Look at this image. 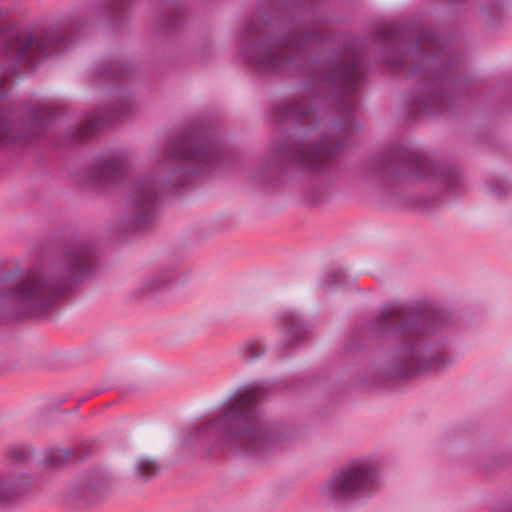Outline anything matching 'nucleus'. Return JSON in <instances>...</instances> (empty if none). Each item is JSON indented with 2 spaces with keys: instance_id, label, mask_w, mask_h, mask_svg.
<instances>
[{
  "instance_id": "obj_1",
  "label": "nucleus",
  "mask_w": 512,
  "mask_h": 512,
  "mask_svg": "<svg viewBox=\"0 0 512 512\" xmlns=\"http://www.w3.org/2000/svg\"><path fill=\"white\" fill-rule=\"evenodd\" d=\"M91 259L88 247L72 248L55 267L34 269L25 274L12 290L1 294L0 303L23 314L46 308L67 291L72 280L88 270Z\"/></svg>"
},
{
  "instance_id": "obj_2",
  "label": "nucleus",
  "mask_w": 512,
  "mask_h": 512,
  "mask_svg": "<svg viewBox=\"0 0 512 512\" xmlns=\"http://www.w3.org/2000/svg\"><path fill=\"white\" fill-rule=\"evenodd\" d=\"M260 391L250 388L241 393L228 409L194 431L196 438L215 439L237 451L256 453L278 441L279 434L259 422L257 400Z\"/></svg>"
},
{
  "instance_id": "obj_3",
  "label": "nucleus",
  "mask_w": 512,
  "mask_h": 512,
  "mask_svg": "<svg viewBox=\"0 0 512 512\" xmlns=\"http://www.w3.org/2000/svg\"><path fill=\"white\" fill-rule=\"evenodd\" d=\"M379 478L374 459H354L324 481L318 493L326 502L353 501L375 493Z\"/></svg>"
},
{
  "instance_id": "obj_4",
  "label": "nucleus",
  "mask_w": 512,
  "mask_h": 512,
  "mask_svg": "<svg viewBox=\"0 0 512 512\" xmlns=\"http://www.w3.org/2000/svg\"><path fill=\"white\" fill-rule=\"evenodd\" d=\"M454 361V357L446 351L414 344L398 352L393 373L409 377L424 372L442 371L450 367Z\"/></svg>"
},
{
  "instance_id": "obj_5",
  "label": "nucleus",
  "mask_w": 512,
  "mask_h": 512,
  "mask_svg": "<svg viewBox=\"0 0 512 512\" xmlns=\"http://www.w3.org/2000/svg\"><path fill=\"white\" fill-rule=\"evenodd\" d=\"M253 28L246 30L241 48L243 57L259 72L278 73L285 66L288 49L286 35L272 37L261 45L251 42Z\"/></svg>"
},
{
  "instance_id": "obj_6",
  "label": "nucleus",
  "mask_w": 512,
  "mask_h": 512,
  "mask_svg": "<svg viewBox=\"0 0 512 512\" xmlns=\"http://www.w3.org/2000/svg\"><path fill=\"white\" fill-rule=\"evenodd\" d=\"M62 40L61 33L57 31H49L41 36L25 32L12 41L10 50L20 60L32 63L42 56L58 51Z\"/></svg>"
},
{
  "instance_id": "obj_7",
  "label": "nucleus",
  "mask_w": 512,
  "mask_h": 512,
  "mask_svg": "<svg viewBox=\"0 0 512 512\" xmlns=\"http://www.w3.org/2000/svg\"><path fill=\"white\" fill-rule=\"evenodd\" d=\"M218 149L206 141L188 137L174 143L169 151V158L182 159L195 164L198 170L213 167L218 159Z\"/></svg>"
},
{
  "instance_id": "obj_8",
  "label": "nucleus",
  "mask_w": 512,
  "mask_h": 512,
  "mask_svg": "<svg viewBox=\"0 0 512 512\" xmlns=\"http://www.w3.org/2000/svg\"><path fill=\"white\" fill-rule=\"evenodd\" d=\"M158 190L150 179H143L136 184L132 196V222L138 227L147 224L154 215V204Z\"/></svg>"
},
{
  "instance_id": "obj_9",
  "label": "nucleus",
  "mask_w": 512,
  "mask_h": 512,
  "mask_svg": "<svg viewBox=\"0 0 512 512\" xmlns=\"http://www.w3.org/2000/svg\"><path fill=\"white\" fill-rule=\"evenodd\" d=\"M28 484V478L21 472L0 473V509L15 503Z\"/></svg>"
},
{
  "instance_id": "obj_10",
  "label": "nucleus",
  "mask_w": 512,
  "mask_h": 512,
  "mask_svg": "<svg viewBox=\"0 0 512 512\" xmlns=\"http://www.w3.org/2000/svg\"><path fill=\"white\" fill-rule=\"evenodd\" d=\"M330 152L324 149L322 146L311 147L309 145L294 146L290 145V163L293 161H299L315 169L320 166L322 161L328 159Z\"/></svg>"
},
{
  "instance_id": "obj_11",
  "label": "nucleus",
  "mask_w": 512,
  "mask_h": 512,
  "mask_svg": "<svg viewBox=\"0 0 512 512\" xmlns=\"http://www.w3.org/2000/svg\"><path fill=\"white\" fill-rule=\"evenodd\" d=\"M121 172V164L118 160H109L97 168L96 180L99 183H108L116 178Z\"/></svg>"
},
{
  "instance_id": "obj_12",
  "label": "nucleus",
  "mask_w": 512,
  "mask_h": 512,
  "mask_svg": "<svg viewBox=\"0 0 512 512\" xmlns=\"http://www.w3.org/2000/svg\"><path fill=\"white\" fill-rule=\"evenodd\" d=\"M136 470L141 478H150L155 476L159 467L157 463L149 458H141L136 464Z\"/></svg>"
},
{
  "instance_id": "obj_13",
  "label": "nucleus",
  "mask_w": 512,
  "mask_h": 512,
  "mask_svg": "<svg viewBox=\"0 0 512 512\" xmlns=\"http://www.w3.org/2000/svg\"><path fill=\"white\" fill-rule=\"evenodd\" d=\"M13 138L12 125L8 113L0 109V145Z\"/></svg>"
},
{
  "instance_id": "obj_14",
  "label": "nucleus",
  "mask_w": 512,
  "mask_h": 512,
  "mask_svg": "<svg viewBox=\"0 0 512 512\" xmlns=\"http://www.w3.org/2000/svg\"><path fill=\"white\" fill-rule=\"evenodd\" d=\"M102 126L100 120H98L95 116L89 117L85 119V121L81 124L78 129L79 138L83 139L90 134L94 133Z\"/></svg>"
},
{
  "instance_id": "obj_15",
  "label": "nucleus",
  "mask_w": 512,
  "mask_h": 512,
  "mask_svg": "<svg viewBox=\"0 0 512 512\" xmlns=\"http://www.w3.org/2000/svg\"><path fill=\"white\" fill-rule=\"evenodd\" d=\"M394 318H397L399 320H403L404 318V311L402 308H392L390 310H387L385 311L382 316H381V319L379 321V326L381 328H389L391 325H392V321L394 322Z\"/></svg>"
},
{
  "instance_id": "obj_16",
  "label": "nucleus",
  "mask_w": 512,
  "mask_h": 512,
  "mask_svg": "<svg viewBox=\"0 0 512 512\" xmlns=\"http://www.w3.org/2000/svg\"><path fill=\"white\" fill-rule=\"evenodd\" d=\"M288 116V109L286 103L275 104L272 107V118L277 123H283Z\"/></svg>"
},
{
  "instance_id": "obj_17",
  "label": "nucleus",
  "mask_w": 512,
  "mask_h": 512,
  "mask_svg": "<svg viewBox=\"0 0 512 512\" xmlns=\"http://www.w3.org/2000/svg\"><path fill=\"white\" fill-rule=\"evenodd\" d=\"M356 78V65L351 64L347 67H343L340 70L339 81L342 83L353 82Z\"/></svg>"
},
{
  "instance_id": "obj_18",
  "label": "nucleus",
  "mask_w": 512,
  "mask_h": 512,
  "mask_svg": "<svg viewBox=\"0 0 512 512\" xmlns=\"http://www.w3.org/2000/svg\"><path fill=\"white\" fill-rule=\"evenodd\" d=\"M418 318L419 319L415 322L405 321L404 323H401L399 328L403 329L405 331L416 332V333H422V332L427 331V329L422 327L421 324L419 323V321L422 320V315H419Z\"/></svg>"
},
{
  "instance_id": "obj_19",
  "label": "nucleus",
  "mask_w": 512,
  "mask_h": 512,
  "mask_svg": "<svg viewBox=\"0 0 512 512\" xmlns=\"http://www.w3.org/2000/svg\"><path fill=\"white\" fill-rule=\"evenodd\" d=\"M275 324L278 326L279 329L282 331H285L288 326V319L285 315V313L276 314L275 315Z\"/></svg>"
},
{
  "instance_id": "obj_20",
  "label": "nucleus",
  "mask_w": 512,
  "mask_h": 512,
  "mask_svg": "<svg viewBox=\"0 0 512 512\" xmlns=\"http://www.w3.org/2000/svg\"><path fill=\"white\" fill-rule=\"evenodd\" d=\"M2 85H3V80H2V78H0V86H2ZM5 93H6V89L0 88V97L3 96Z\"/></svg>"
},
{
  "instance_id": "obj_21",
  "label": "nucleus",
  "mask_w": 512,
  "mask_h": 512,
  "mask_svg": "<svg viewBox=\"0 0 512 512\" xmlns=\"http://www.w3.org/2000/svg\"><path fill=\"white\" fill-rule=\"evenodd\" d=\"M293 325H294V323H292V318L290 317V330H289L290 338L292 337V326Z\"/></svg>"
},
{
  "instance_id": "obj_22",
  "label": "nucleus",
  "mask_w": 512,
  "mask_h": 512,
  "mask_svg": "<svg viewBox=\"0 0 512 512\" xmlns=\"http://www.w3.org/2000/svg\"><path fill=\"white\" fill-rule=\"evenodd\" d=\"M289 43H290V48H291L292 47V36L291 35H290Z\"/></svg>"
}]
</instances>
